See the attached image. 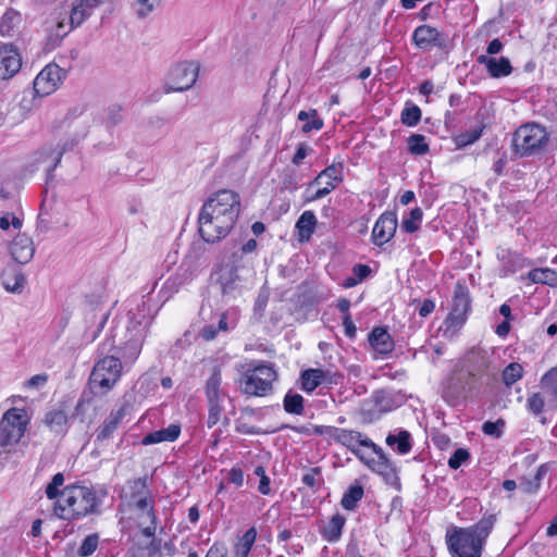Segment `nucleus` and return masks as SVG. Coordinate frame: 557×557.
<instances>
[{
    "mask_svg": "<svg viewBox=\"0 0 557 557\" xmlns=\"http://www.w3.org/2000/svg\"><path fill=\"white\" fill-rule=\"evenodd\" d=\"M466 323V315H437L432 321V330L436 337L454 338Z\"/></svg>",
    "mask_w": 557,
    "mask_h": 557,
    "instance_id": "aec40b11",
    "label": "nucleus"
},
{
    "mask_svg": "<svg viewBox=\"0 0 557 557\" xmlns=\"http://www.w3.org/2000/svg\"><path fill=\"white\" fill-rule=\"evenodd\" d=\"M199 259L200 257L196 251H189L183 259L177 273L168 278L165 285L177 290L181 286L189 283L199 268Z\"/></svg>",
    "mask_w": 557,
    "mask_h": 557,
    "instance_id": "2eb2a0df",
    "label": "nucleus"
},
{
    "mask_svg": "<svg viewBox=\"0 0 557 557\" xmlns=\"http://www.w3.org/2000/svg\"><path fill=\"white\" fill-rule=\"evenodd\" d=\"M277 379L278 373L274 363H251L240 377V388L245 395L264 397L273 392V384Z\"/></svg>",
    "mask_w": 557,
    "mask_h": 557,
    "instance_id": "39448f33",
    "label": "nucleus"
},
{
    "mask_svg": "<svg viewBox=\"0 0 557 557\" xmlns=\"http://www.w3.org/2000/svg\"><path fill=\"white\" fill-rule=\"evenodd\" d=\"M523 368L520 363L511 362L503 371L502 377L506 386H511L517 381L522 379Z\"/></svg>",
    "mask_w": 557,
    "mask_h": 557,
    "instance_id": "de8ad7c7",
    "label": "nucleus"
},
{
    "mask_svg": "<svg viewBox=\"0 0 557 557\" xmlns=\"http://www.w3.org/2000/svg\"><path fill=\"white\" fill-rule=\"evenodd\" d=\"M504 425H505V422L502 419H498L495 422L486 421L482 425V431L486 435L493 436L495 438H499L503 434Z\"/></svg>",
    "mask_w": 557,
    "mask_h": 557,
    "instance_id": "052dcab7",
    "label": "nucleus"
},
{
    "mask_svg": "<svg viewBox=\"0 0 557 557\" xmlns=\"http://www.w3.org/2000/svg\"><path fill=\"white\" fill-rule=\"evenodd\" d=\"M86 135H87V131L84 129L78 136L63 139L60 143H58L57 145H52V144L45 145V149L40 152V156H42L45 153H52L53 159H52V163L50 165V170H55L58 168V165L60 164L63 154L67 151L73 150L78 145V143L83 138L86 137Z\"/></svg>",
    "mask_w": 557,
    "mask_h": 557,
    "instance_id": "4be33fe9",
    "label": "nucleus"
},
{
    "mask_svg": "<svg viewBox=\"0 0 557 557\" xmlns=\"http://www.w3.org/2000/svg\"><path fill=\"white\" fill-rule=\"evenodd\" d=\"M199 259L200 257L196 251H189L183 259L177 273L168 278L165 285L177 290L181 286L189 283L199 268Z\"/></svg>",
    "mask_w": 557,
    "mask_h": 557,
    "instance_id": "dca6fc26",
    "label": "nucleus"
},
{
    "mask_svg": "<svg viewBox=\"0 0 557 557\" xmlns=\"http://www.w3.org/2000/svg\"><path fill=\"white\" fill-rule=\"evenodd\" d=\"M314 186H310V183L308 184L305 193H304V202L309 203L317 201L319 199L324 198L330 194V189L327 187H321L318 188L315 191L312 190Z\"/></svg>",
    "mask_w": 557,
    "mask_h": 557,
    "instance_id": "680f3d73",
    "label": "nucleus"
},
{
    "mask_svg": "<svg viewBox=\"0 0 557 557\" xmlns=\"http://www.w3.org/2000/svg\"><path fill=\"white\" fill-rule=\"evenodd\" d=\"M29 419L24 408L12 407L8 409L0 420V459L15 449L25 434Z\"/></svg>",
    "mask_w": 557,
    "mask_h": 557,
    "instance_id": "423d86ee",
    "label": "nucleus"
},
{
    "mask_svg": "<svg viewBox=\"0 0 557 557\" xmlns=\"http://www.w3.org/2000/svg\"><path fill=\"white\" fill-rule=\"evenodd\" d=\"M470 459V454L466 448L456 449L450 458L448 459V467L453 470H457L463 462Z\"/></svg>",
    "mask_w": 557,
    "mask_h": 557,
    "instance_id": "4d7b16f0",
    "label": "nucleus"
},
{
    "mask_svg": "<svg viewBox=\"0 0 557 557\" xmlns=\"http://www.w3.org/2000/svg\"><path fill=\"white\" fill-rule=\"evenodd\" d=\"M10 225H12L14 228H20L22 226V221L11 214H5L0 218V228L7 231Z\"/></svg>",
    "mask_w": 557,
    "mask_h": 557,
    "instance_id": "338daca9",
    "label": "nucleus"
},
{
    "mask_svg": "<svg viewBox=\"0 0 557 557\" xmlns=\"http://www.w3.org/2000/svg\"><path fill=\"white\" fill-rule=\"evenodd\" d=\"M315 435H326L334 438L339 444L346 446L356 457L360 459V456H364L359 449L360 446L371 448L374 447V443L363 437L362 434L355 430L339 429L335 426H315L313 429Z\"/></svg>",
    "mask_w": 557,
    "mask_h": 557,
    "instance_id": "9b49d317",
    "label": "nucleus"
},
{
    "mask_svg": "<svg viewBox=\"0 0 557 557\" xmlns=\"http://www.w3.org/2000/svg\"><path fill=\"white\" fill-rule=\"evenodd\" d=\"M423 212L420 208L412 209L407 216H404L401 221V227L407 233H414L420 228Z\"/></svg>",
    "mask_w": 557,
    "mask_h": 557,
    "instance_id": "49530a36",
    "label": "nucleus"
},
{
    "mask_svg": "<svg viewBox=\"0 0 557 557\" xmlns=\"http://www.w3.org/2000/svg\"><path fill=\"white\" fill-rule=\"evenodd\" d=\"M181 434L178 424H170L168 428L151 432L143 438L144 445H151L161 442H174Z\"/></svg>",
    "mask_w": 557,
    "mask_h": 557,
    "instance_id": "7c9ffc66",
    "label": "nucleus"
},
{
    "mask_svg": "<svg viewBox=\"0 0 557 557\" xmlns=\"http://www.w3.org/2000/svg\"><path fill=\"white\" fill-rule=\"evenodd\" d=\"M99 544L98 534H90L84 539L77 553L81 557H88L95 553Z\"/></svg>",
    "mask_w": 557,
    "mask_h": 557,
    "instance_id": "5fc2aeb1",
    "label": "nucleus"
},
{
    "mask_svg": "<svg viewBox=\"0 0 557 557\" xmlns=\"http://www.w3.org/2000/svg\"><path fill=\"white\" fill-rule=\"evenodd\" d=\"M492 354L480 347L470 348L458 361L447 388L444 391V398L455 404L460 397L474 391L482 379L487 375Z\"/></svg>",
    "mask_w": 557,
    "mask_h": 557,
    "instance_id": "f03ea898",
    "label": "nucleus"
},
{
    "mask_svg": "<svg viewBox=\"0 0 557 557\" xmlns=\"http://www.w3.org/2000/svg\"><path fill=\"white\" fill-rule=\"evenodd\" d=\"M346 519L344 516L336 513L334 515L329 523L323 527L321 534L327 542H336L342 535L343 528Z\"/></svg>",
    "mask_w": 557,
    "mask_h": 557,
    "instance_id": "473e14b6",
    "label": "nucleus"
},
{
    "mask_svg": "<svg viewBox=\"0 0 557 557\" xmlns=\"http://www.w3.org/2000/svg\"><path fill=\"white\" fill-rule=\"evenodd\" d=\"M304 401L300 394L288 391L283 398V408L289 414L300 416L305 411Z\"/></svg>",
    "mask_w": 557,
    "mask_h": 557,
    "instance_id": "ea45409f",
    "label": "nucleus"
},
{
    "mask_svg": "<svg viewBox=\"0 0 557 557\" xmlns=\"http://www.w3.org/2000/svg\"><path fill=\"white\" fill-rule=\"evenodd\" d=\"M330 372L322 369H307L301 372V389L312 393L319 385L331 383L329 380Z\"/></svg>",
    "mask_w": 557,
    "mask_h": 557,
    "instance_id": "cd10ccee",
    "label": "nucleus"
},
{
    "mask_svg": "<svg viewBox=\"0 0 557 557\" xmlns=\"http://www.w3.org/2000/svg\"><path fill=\"white\" fill-rule=\"evenodd\" d=\"M298 120L304 122L301 126V131L304 133L320 131L324 125L323 120L318 116L315 109H310L309 111H300L298 113Z\"/></svg>",
    "mask_w": 557,
    "mask_h": 557,
    "instance_id": "58836bf2",
    "label": "nucleus"
},
{
    "mask_svg": "<svg viewBox=\"0 0 557 557\" xmlns=\"http://www.w3.org/2000/svg\"><path fill=\"white\" fill-rule=\"evenodd\" d=\"M151 322L152 315H126V332L134 358H137L140 354L143 341Z\"/></svg>",
    "mask_w": 557,
    "mask_h": 557,
    "instance_id": "4468645a",
    "label": "nucleus"
},
{
    "mask_svg": "<svg viewBox=\"0 0 557 557\" xmlns=\"http://www.w3.org/2000/svg\"><path fill=\"white\" fill-rule=\"evenodd\" d=\"M92 13L85 7L81 5V2L75 0L70 12L69 23L73 28L81 26Z\"/></svg>",
    "mask_w": 557,
    "mask_h": 557,
    "instance_id": "a18cd8bd",
    "label": "nucleus"
},
{
    "mask_svg": "<svg viewBox=\"0 0 557 557\" xmlns=\"http://www.w3.org/2000/svg\"><path fill=\"white\" fill-rule=\"evenodd\" d=\"M545 473H546L545 467L544 466L539 467L533 479L532 480L523 479L520 482V487L522 488L523 492L529 493V494L536 492L540 488L541 480L545 475Z\"/></svg>",
    "mask_w": 557,
    "mask_h": 557,
    "instance_id": "3c124183",
    "label": "nucleus"
},
{
    "mask_svg": "<svg viewBox=\"0 0 557 557\" xmlns=\"http://www.w3.org/2000/svg\"><path fill=\"white\" fill-rule=\"evenodd\" d=\"M123 364L120 358L106 356L99 359L91 370L88 380L90 392L95 396L107 395L120 381Z\"/></svg>",
    "mask_w": 557,
    "mask_h": 557,
    "instance_id": "0eeeda50",
    "label": "nucleus"
},
{
    "mask_svg": "<svg viewBox=\"0 0 557 557\" xmlns=\"http://www.w3.org/2000/svg\"><path fill=\"white\" fill-rule=\"evenodd\" d=\"M227 548L223 543H214L207 552L206 557H226Z\"/></svg>",
    "mask_w": 557,
    "mask_h": 557,
    "instance_id": "774afa93",
    "label": "nucleus"
},
{
    "mask_svg": "<svg viewBox=\"0 0 557 557\" xmlns=\"http://www.w3.org/2000/svg\"><path fill=\"white\" fill-rule=\"evenodd\" d=\"M344 180V166L342 163H333L322 170L313 181L310 182V186L323 185L327 187L330 194L343 182Z\"/></svg>",
    "mask_w": 557,
    "mask_h": 557,
    "instance_id": "5701e85b",
    "label": "nucleus"
},
{
    "mask_svg": "<svg viewBox=\"0 0 557 557\" xmlns=\"http://www.w3.org/2000/svg\"><path fill=\"white\" fill-rule=\"evenodd\" d=\"M219 282L221 285V294L224 298L235 297L239 294L238 290V275L234 267L226 268L222 271Z\"/></svg>",
    "mask_w": 557,
    "mask_h": 557,
    "instance_id": "c85d7f7f",
    "label": "nucleus"
},
{
    "mask_svg": "<svg viewBox=\"0 0 557 557\" xmlns=\"http://www.w3.org/2000/svg\"><path fill=\"white\" fill-rule=\"evenodd\" d=\"M548 135L544 127L535 123L520 126L513 134L512 146L516 154L528 157L539 152L547 143Z\"/></svg>",
    "mask_w": 557,
    "mask_h": 557,
    "instance_id": "1a4fd4ad",
    "label": "nucleus"
},
{
    "mask_svg": "<svg viewBox=\"0 0 557 557\" xmlns=\"http://www.w3.org/2000/svg\"><path fill=\"white\" fill-rule=\"evenodd\" d=\"M221 371L219 368H214L206 384V395L209 401H215L219 399Z\"/></svg>",
    "mask_w": 557,
    "mask_h": 557,
    "instance_id": "c03bdc74",
    "label": "nucleus"
},
{
    "mask_svg": "<svg viewBox=\"0 0 557 557\" xmlns=\"http://www.w3.org/2000/svg\"><path fill=\"white\" fill-rule=\"evenodd\" d=\"M127 404H123L119 409L112 410L103 422L96 430V443L102 446L109 442L113 433L117 430L122 420L126 416Z\"/></svg>",
    "mask_w": 557,
    "mask_h": 557,
    "instance_id": "412c9836",
    "label": "nucleus"
},
{
    "mask_svg": "<svg viewBox=\"0 0 557 557\" xmlns=\"http://www.w3.org/2000/svg\"><path fill=\"white\" fill-rule=\"evenodd\" d=\"M66 72L55 63L47 64L34 79V91L46 97L53 94L63 83Z\"/></svg>",
    "mask_w": 557,
    "mask_h": 557,
    "instance_id": "f8f14e48",
    "label": "nucleus"
},
{
    "mask_svg": "<svg viewBox=\"0 0 557 557\" xmlns=\"http://www.w3.org/2000/svg\"><path fill=\"white\" fill-rule=\"evenodd\" d=\"M45 423L54 432H62L67 423V416L63 410H52L46 413Z\"/></svg>",
    "mask_w": 557,
    "mask_h": 557,
    "instance_id": "37998d69",
    "label": "nucleus"
},
{
    "mask_svg": "<svg viewBox=\"0 0 557 557\" xmlns=\"http://www.w3.org/2000/svg\"><path fill=\"white\" fill-rule=\"evenodd\" d=\"M363 494L364 492L362 485L358 483L350 485L342 497V507L346 510H355L358 506V503L362 499Z\"/></svg>",
    "mask_w": 557,
    "mask_h": 557,
    "instance_id": "4c0bfd02",
    "label": "nucleus"
},
{
    "mask_svg": "<svg viewBox=\"0 0 557 557\" xmlns=\"http://www.w3.org/2000/svg\"><path fill=\"white\" fill-rule=\"evenodd\" d=\"M199 69V64L191 61L173 65L166 75L164 91L169 94L190 89L197 82Z\"/></svg>",
    "mask_w": 557,
    "mask_h": 557,
    "instance_id": "9d476101",
    "label": "nucleus"
},
{
    "mask_svg": "<svg viewBox=\"0 0 557 557\" xmlns=\"http://www.w3.org/2000/svg\"><path fill=\"white\" fill-rule=\"evenodd\" d=\"M544 406L545 399L541 393H532L531 395H529L527 399V408L532 414H541L544 410Z\"/></svg>",
    "mask_w": 557,
    "mask_h": 557,
    "instance_id": "6e6d98bb",
    "label": "nucleus"
},
{
    "mask_svg": "<svg viewBox=\"0 0 557 557\" xmlns=\"http://www.w3.org/2000/svg\"><path fill=\"white\" fill-rule=\"evenodd\" d=\"M541 386L548 397V404L557 405V367L549 369L543 375Z\"/></svg>",
    "mask_w": 557,
    "mask_h": 557,
    "instance_id": "c9c22d12",
    "label": "nucleus"
},
{
    "mask_svg": "<svg viewBox=\"0 0 557 557\" xmlns=\"http://www.w3.org/2000/svg\"><path fill=\"white\" fill-rule=\"evenodd\" d=\"M239 212L238 194L228 189L216 191L201 207L198 218L200 236L207 243L224 238L233 228Z\"/></svg>",
    "mask_w": 557,
    "mask_h": 557,
    "instance_id": "f257e3e1",
    "label": "nucleus"
},
{
    "mask_svg": "<svg viewBox=\"0 0 557 557\" xmlns=\"http://www.w3.org/2000/svg\"><path fill=\"white\" fill-rule=\"evenodd\" d=\"M371 449L375 456H360V460L373 472L381 475L387 484L392 486H398L399 478L397 475V470L387 458L383 449L376 444H374V447H371Z\"/></svg>",
    "mask_w": 557,
    "mask_h": 557,
    "instance_id": "ddd939ff",
    "label": "nucleus"
},
{
    "mask_svg": "<svg viewBox=\"0 0 557 557\" xmlns=\"http://www.w3.org/2000/svg\"><path fill=\"white\" fill-rule=\"evenodd\" d=\"M407 149L413 156H423L429 152L430 147L424 135L412 134L407 138Z\"/></svg>",
    "mask_w": 557,
    "mask_h": 557,
    "instance_id": "79ce46f5",
    "label": "nucleus"
},
{
    "mask_svg": "<svg viewBox=\"0 0 557 557\" xmlns=\"http://www.w3.org/2000/svg\"><path fill=\"white\" fill-rule=\"evenodd\" d=\"M401 122L407 126H416L421 120V109L416 104L407 103L401 112Z\"/></svg>",
    "mask_w": 557,
    "mask_h": 557,
    "instance_id": "09e8293b",
    "label": "nucleus"
},
{
    "mask_svg": "<svg viewBox=\"0 0 557 557\" xmlns=\"http://www.w3.org/2000/svg\"><path fill=\"white\" fill-rule=\"evenodd\" d=\"M498 258L502 262L499 269V275L502 277L512 275L519 270L531 265V261L528 258L510 250H503L500 253H498Z\"/></svg>",
    "mask_w": 557,
    "mask_h": 557,
    "instance_id": "b1692460",
    "label": "nucleus"
},
{
    "mask_svg": "<svg viewBox=\"0 0 557 557\" xmlns=\"http://www.w3.org/2000/svg\"><path fill=\"white\" fill-rule=\"evenodd\" d=\"M496 522L495 515H485L468 528L451 527L445 540L451 557H481L486 540Z\"/></svg>",
    "mask_w": 557,
    "mask_h": 557,
    "instance_id": "7ed1b4c3",
    "label": "nucleus"
},
{
    "mask_svg": "<svg viewBox=\"0 0 557 557\" xmlns=\"http://www.w3.org/2000/svg\"><path fill=\"white\" fill-rule=\"evenodd\" d=\"M476 61L486 66L488 75L493 78L508 76L512 72L510 61L505 57L493 58L481 54L478 57Z\"/></svg>",
    "mask_w": 557,
    "mask_h": 557,
    "instance_id": "bb28decb",
    "label": "nucleus"
},
{
    "mask_svg": "<svg viewBox=\"0 0 557 557\" xmlns=\"http://www.w3.org/2000/svg\"><path fill=\"white\" fill-rule=\"evenodd\" d=\"M413 44L422 50H430L433 47L443 48L446 46L447 37L437 28L423 24L418 26L412 34Z\"/></svg>",
    "mask_w": 557,
    "mask_h": 557,
    "instance_id": "f3484780",
    "label": "nucleus"
},
{
    "mask_svg": "<svg viewBox=\"0 0 557 557\" xmlns=\"http://www.w3.org/2000/svg\"><path fill=\"white\" fill-rule=\"evenodd\" d=\"M528 278L534 284L557 286V271L549 268L533 269L528 273Z\"/></svg>",
    "mask_w": 557,
    "mask_h": 557,
    "instance_id": "f704fd0d",
    "label": "nucleus"
},
{
    "mask_svg": "<svg viewBox=\"0 0 557 557\" xmlns=\"http://www.w3.org/2000/svg\"><path fill=\"white\" fill-rule=\"evenodd\" d=\"M64 483L63 473L59 472L53 475L51 482L46 487V495L49 499H54L59 496V487Z\"/></svg>",
    "mask_w": 557,
    "mask_h": 557,
    "instance_id": "13d9d810",
    "label": "nucleus"
},
{
    "mask_svg": "<svg viewBox=\"0 0 557 557\" xmlns=\"http://www.w3.org/2000/svg\"><path fill=\"white\" fill-rule=\"evenodd\" d=\"M10 252L16 262L21 264L29 262L35 252L32 238L26 234H18L11 243Z\"/></svg>",
    "mask_w": 557,
    "mask_h": 557,
    "instance_id": "a878e982",
    "label": "nucleus"
},
{
    "mask_svg": "<svg viewBox=\"0 0 557 557\" xmlns=\"http://www.w3.org/2000/svg\"><path fill=\"white\" fill-rule=\"evenodd\" d=\"M317 225V218L313 211L307 210L302 212L296 222V228L300 242H309L314 233Z\"/></svg>",
    "mask_w": 557,
    "mask_h": 557,
    "instance_id": "2f4dec72",
    "label": "nucleus"
},
{
    "mask_svg": "<svg viewBox=\"0 0 557 557\" xmlns=\"http://www.w3.org/2000/svg\"><path fill=\"white\" fill-rule=\"evenodd\" d=\"M72 29V25L66 22V17H62L57 21L55 27L52 29V36L55 37L58 41L62 40Z\"/></svg>",
    "mask_w": 557,
    "mask_h": 557,
    "instance_id": "e2e57ef3",
    "label": "nucleus"
},
{
    "mask_svg": "<svg viewBox=\"0 0 557 557\" xmlns=\"http://www.w3.org/2000/svg\"><path fill=\"white\" fill-rule=\"evenodd\" d=\"M470 310L471 298L468 287L461 282H457L454 289L450 313H468Z\"/></svg>",
    "mask_w": 557,
    "mask_h": 557,
    "instance_id": "c756f323",
    "label": "nucleus"
},
{
    "mask_svg": "<svg viewBox=\"0 0 557 557\" xmlns=\"http://www.w3.org/2000/svg\"><path fill=\"white\" fill-rule=\"evenodd\" d=\"M386 444L398 454L406 455L411 450V435L408 431L401 430L397 434H389Z\"/></svg>",
    "mask_w": 557,
    "mask_h": 557,
    "instance_id": "72a5a7b5",
    "label": "nucleus"
},
{
    "mask_svg": "<svg viewBox=\"0 0 557 557\" xmlns=\"http://www.w3.org/2000/svg\"><path fill=\"white\" fill-rule=\"evenodd\" d=\"M101 499L94 488L73 484L61 492L54 505V513L63 520H76L98 511Z\"/></svg>",
    "mask_w": 557,
    "mask_h": 557,
    "instance_id": "20e7f679",
    "label": "nucleus"
},
{
    "mask_svg": "<svg viewBox=\"0 0 557 557\" xmlns=\"http://www.w3.org/2000/svg\"><path fill=\"white\" fill-rule=\"evenodd\" d=\"M397 228V215L395 212H384L376 220L372 230V239L374 245L383 246L395 235Z\"/></svg>",
    "mask_w": 557,
    "mask_h": 557,
    "instance_id": "6ab92c4d",
    "label": "nucleus"
},
{
    "mask_svg": "<svg viewBox=\"0 0 557 557\" xmlns=\"http://www.w3.org/2000/svg\"><path fill=\"white\" fill-rule=\"evenodd\" d=\"M368 342L372 349L382 355H389L395 347V343L387 329L384 326H375L368 335Z\"/></svg>",
    "mask_w": 557,
    "mask_h": 557,
    "instance_id": "393cba45",
    "label": "nucleus"
},
{
    "mask_svg": "<svg viewBox=\"0 0 557 557\" xmlns=\"http://www.w3.org/2000/svg\"><path fill=\"white\" fill-rule=\"evenodd\" d=\"M20 21V15L14 10H8L2 17L0 23V34L8 36L13 30L15 24Z\"/></svg>",
    "mask_w": 557,
    "mask_h": 557,
    "instance_id": "603ef678",
    "label": "nucleus"
},
{
    "mask_svg": "<svg viewBox=\"0 0 557 557\" xmlns=\"http://www.w3.org/2000/svg\"><path fill=\"white\" fill-rule=\"evenodd\" d=\"M25 282V278L20 273L4 274L2 277V285L8 292H18Z\"/></svg>",
    "mask_w": 557,
    "mask_h": 557,
    "instance_id": "864d4df0",
    "label": "nucleus"
},
{
    "mask_svg": "<svg viewBox=\"0 0 557 557\" xmlns=\"http://www.w3.org/2000/svg\"><path fill=\"white\" fill-rule=\"evenodd\" d=\"M481 134H482V131H480V129H474L471 132L460 134L457 137V144H458V146L471 145V144L475 143L481 137Z\"/></svg>",
    "mask_w": 557,
    "mask_h": 557,
    "instance_id": "69168bd1",
    "label": "nucleus"
},
{
    "mask_svg": "<svg viewBox=\"0 0 557 557\" xmlns=\"http://www.w3.org/2000/svg\"><path fill=\"white\" fill-rule=\"evenodd\" d=\"M132 491L131 505H133L140 512L146 511V516L149 519V524L144 527L141 534L145 537H153L157 530L158 518L153 508V497L147 485V478H138L128 482Z\"/></svg>",
    "mask_w": 557,
    "mask_h": 557,
    "instance_id": "6e6552de",
    "label": "nucleus"
},
{
    "mask_svg": "<svg viewBox=\"0 0 557 557\" xmlns=\"http://www.w3.org/2000/svg\"><path fill=\"white\" fill-rule=\"evenodd\" d=\"M253 473H255V475L260 478L258 491L262 495H269L271 493V487H270L271 481H270V478L265 473L264 467L263 466H257L255 468V470H253Z\"/></svg>",
    "mask_w": 557,
    "mask_h": 557,
    "instance_id": "bf43d9fd",
    "label": "nucleus"
},
{
    "mask_svg": "<svg viewBox=\"0 0 557 557\" xmlns=\"http://www.w3.org/2000/svg\"><path fill=\"white\" fill-rule=\"evenodd\" d=\"M22 66V58L11 44H0V79L13 77Z\"/></svg>",
    "mask_w": 557,
    "mask_h": 557,
    "instance_id": "a211bd4d",
    "label": "nucleus"
},
{
    "mask_svg": "<svg viewBox=\"0 0 557 557\" xmlns=\"http://www.w3.org/2000/svg\"><path fill=\"white\" fill-rule=\"evenodd\" d=\"M301 482L313 493L319 491L324 483L322 469L320 467L308 468L301 478Z\"/></svg>",
    "mask_w": 557,
    "mask_h": 557,
    "instance_id": "a19ab883",
    "label": "nucleus"
},
{
    "mask_svg": "<svg viewBox=\"0 0 557 557\" xmlns=\"http://www.w3.org/2000/svg\"><path fill=\"white\" fill-rule=\"evenodd\" d=\"M227 330H228V326H227V322L225 320V315H222V318L219 320L216 326L214 324L205 325L200 331V336L205 341H212L216 337L219 332H221V331L225 332Z\"/></svg>",
    "mask_w": 557,
    "mask_h": 557,
    "instance_id": "8fccbe9b",
    "label": "nucleus"
},
{
    "mask_svg": "<svg viewBox=\"0 0 557 557\" xmlns=\"http://www.w3.org/2000/svg\"><path fill=\"white\" fill-rule=\"evenodd\" d=\"M257 539V530L255 527L249 528L238 540L234 547L235 557H248L251 547Z\"/></svg>",
    "mask_w": 557,
    "mask_h": 557,
    "instance_id": "e433bc0d",
    "label": "nucleus"
},
{
    "mask_svg": "<svg viewBox=\"0 0 557 557\" xmlns=\"http://www.w3.org/2000/svg\"><path fill=\"white\" fill-rule=\"evenodd\" d=\"M222 408L219 405L218 400L215 401H209V412H208V419L207 424L209 428L214 426L221 418Z\"/></svg>",
    "mask_w": 557,
    "mask_h": 557,
    "instance_id": "0e129e2a",
    "label": "nucleus"
}]
</instances>
